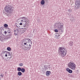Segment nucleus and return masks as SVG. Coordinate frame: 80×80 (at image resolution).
<instances>
[{
  "label": "nucleus",
  "instance_id": "1",
  "mask_svg": "<svg viewBox=\"0 0 80 80\" xmlns=\"http://www.w3.org/2000/svg\"><path fill=\"white\" fill-rule=\"evenodd\" d=\"M4 10L7 13H5L6 16L9 17V16H11V14L13 13V11H14L13 10V7L11 5L9 4L7 5L5 8Z\"/></svg>",
  "mask_w": 80,
  "mask_h": 80
},
{
  "label": "nucleus",
  "instance_id": "2",
  "mask_svg": "<svg viewBox=\"0 0 80 80\" xmlns=\"http://www.w3.org/2000/svg\"><path fill=\"white\" fill-rule=\"evenodd\" d=\"M56 24L58 26V30L57 29L54 30V32H59V33L62 34V33L63 32V30L62 29L63 28V24L62 23L59 22H57Z\"/></svg>",
  "mask_w": 80,
  "mask_h": 80
},
{
  "label": "nucleus",
  "instance_id": "3",
  "mask_svg": "<svg viewBox=\"0 0 80 80\" xmlns=\"http://www.w3.org/2000/svg\"><path fill=\"white\" fill-rule=\"evenodd\" d=\"M65 49L63 47H59L58 50V53L62 58L64 57L66 55L67 51H65Z\"/></svg>",
  "mask_w": 80,
  "mask_h": 80
},
{
  "label": "nucleus",
  "instance_id": "4",
  "mask_svg": "<svg viewBox=\"0 0 80 80\" xmlns=\"http://www.w3.org/2000/svg\"><path fill=\"white\" fill-rule=\"evenodd\" d=\"M68 67L71 69L74 70L76 68V65L74 64V63L70 62L68 64Z\"/></svg>",
  "mask_w": 80,
  "mask_h": 80
},
{
  "label": "nucleus",
  "instance_id": "5",
  "mask_svg": "<svg viewBox=\"0 0 80 80\" xmlns=\"http://www.w3.org/2000/svg\"><path fill=\"white\" fill-rule=\"evenodd\" d=\"M75 8L76 9H80V0H76L75 1Z\"/></svg>",
  "mask_w": 80,
  "mask_h": 80
},
{
  "label": "nucleus",
  "instance_id": "6",
  "mask_svg": "<svg viewBox=\"0 0 80 80\" xmlns=\"http://www.w3.org/2000/svg\"><path fill=\"white\" fill-rule=\"evenodd\" d=\"M31 41L30 39L25 38L23 39V43L24 45H27L28 43H29V42Z\"/></svg>",
  "mask_w": 80,
  "mask_h": 80
},
{
  "label": "nucleus",
  "instance_id": "7",
  "mask_svg": "<svg viewBox=\"0 0 80 80\" xmlns=\"http://www.w3.org/2000/svg\"><path fill=\"white\" fill-rule=\"evenodd\" d=\"M24 45H26V47H25V48L27 49V50H30L32 46V45L30 44H24Z\"/></svg>",
  "mask_w": 80,
  "mask_h": 80
},
{
  "label": "nucleus",
  "instance_id": "8",
  "mask_svg": "<svg viewBox=\"0 0 80 80\" xmlns=\"http://www.w3.org/2000/svg\"><path fill=\"white\" fill-rule=\"evenodd\" d=\"M4 36L2 32H0V41H2L4 39Z\"/></svg>",
  "mask_w": 80,
  "mask_h": 80
},
{
  "label": "nucleus",
  "instance_id": "9",
  "mask_svg": "<svg viewBox=\"0 0 80 80\" xmlns=\"http://www.w3.org/2000/svg\"><path fill=\"white\" fill-rule=\"evenodd\" d=\"M22 18V19H24V20L23 21L24 22H25L26 23H29V21L28 19L27 18H26L25 17H23L22 18Z\"/></svg>",
  "mask_w": 80,
  "mask_h": 80
},
{
  "label": "nucleus",
  "instance_id": "10",
  "mask_svg": "<svg viewBox=\"0 0 80 80\" xmlns=\"http://www.w3.org/2000/svg\"><path fill=\"white\" fill-rule=\"evenodd\" d=\"M66 71L69 73H72V70L69 69V68H67V69H66Z\"/></svg>",
  "mask_w": 80,
  "mask_h": 80
},
{
  "label": "nucleus",
  "instance_id": "11",
  "mask_svg": "<svg viewBox=\"0 0 80 80\" xmlns=\"http://www.w3.org/2000/svg\"><path fill=\"white\" fill-rule=\"evenodd\" d=\"M51 73V72L50 71H47L46 72V74L47 77L49 76Z\"/></svg>",
  "mask_w": 80,
  "mask_h": 80
},
{
  "label": "nucleus",
  "instance_id": "12",
  "mask_svg": "<svg viewBox=\"0 0 80 80\" xmlns=\"http://www.w3.org/2000/svg\"><path fill=\"white\" fill-rule=\"evenodd\" d=\"M4 33L5 34L7 35L8 36H12L11 33L9 34V33H8V32H7L6 31H4Z\"/></svg>",
  "mask_w": 80,
  "mask_h": 80
},
{
  "label": "nucleus",
  "instance_id": "13",
  "mask_svg": "<svg viewBox=\"0 0 80 80\" xmlns=\"http://www.w3.org/2000/svg\"><path fill=\"white\" fill-rule=\"evenodd\" d=\"M6 54H8V56H10V57H8V58L9 59L12 58V57L11 55H10L11 54H10V52H6Z\"/></svg>",
  "mask_w": 80,
  "mask_h": 80
},
{
  "label": "nucleus",
  "instance_id": "14",
  "mask_svg": "<svg viewBox=\"0 0 80 80\" xmlns=\"http://www.w3.org/2000/svg\"><path fill=\"white\" fill-rule=\"evenodd\" d=\"M73 45V42L72 41H70L69 43V45L70 46H72Z\"/></svg>",
  "mask_w": 80,
  "mask_h": 80
},
{
  "label": "nucleus",
  "instance_id": "15",
  "mask_svg": "<svg viewBox=\"0 0 80 80\" xmlns=\"http://www.w3.org/2000/svg\"><path fill=\"white\" fill-rule=\"evenodd\" d=\"M45 3V2L43 0H42L41 1V4L42 5H43Z\"/></svg>",
  "mask_w": 80,
  "mask_h": 80
},
{
  "label": "nucleus",
  "instance_id": "16",
  "mask_svg": "<svg viewBox=\"0 0 80 80\" xmlns=\"http://www.w3.org/2000/svg\"><path fill=\"white\" fill-rule=\"evenodd\" d=\"M11 38L10 36L8 37L7 38H4V41L7 40L8 39H9Z\"/></svg>",
  "mask_w": 80,
  "mask_h": 80
},
{
  "label": "nucleus",
  "instance_id": "17",
  "mask_svg": "<svg viewBox=\"0 0 80 80\" xmlns=\"http://www.w3.org/2000/svg\"><path fill=\"white\" fill-rule=\"evenodd\" d=\"M18 75L19 76H21L22 75V72H18Z\"/></svg>",
  "mask_w": 80,
  "mask_h": 80
},
{
  "label": "nucleus",
  "instance_id": "18",
  "mask_svg": "<svg viewBox=\"0 0 80 80\" xmlns=\"http://www.w3.org/2000/svg\"><path fill=\"white\" fill-rule=\"evenodd\" d=\"M21 72L22 73H24L25 72V69L24 68H22V69H21Z\"/></svg>",
  "mask_w": 80,
  "mask_h": 80
},
{
  "label": "nucleus",
  "instance_id": "19",
  "mask_svg": "<svg viewBox=\"0 0 80 80\" xmlns=\"http://www.w3.org/2000/svg\"><path fill=\"white\" fill-rule=\"evenodd\" d=\"M22 68H21L19 67L17 68V70L18 72H21V71L22 70Z\"/></svg>",
  "mask_w": 80,
  "mask_h": 80
},
{
  "label": "nucleus",
  "instance_id": "20",
  "mask_svg": "<svg viewBox=\"0 0 80 80\" xmlns=\"http://www.w3.org/2000/svg\"><path fill=\"white\" fill-rule=\"evenodd\" d=\"M24 25L25 26H27L28 27L29 26V25L28 23V22H25V23H24Z\"/></svg>",
  "mask_w": 80,
  "mask_h": 80
},
{
  "label": "nucleus",
  "instance_id": "21",
  "mask_svg": "<svg viewBox=\"0 0 80 80\" xmlns=\"http://www.w3.org/2000/svg\"><path fill=\"white\" fill-rule=\"evenodd\" d=\"M11 31L12 30L11 29H9V30H8V31H7V32L9 34H10L11 33Z\"/></svg>",
  "mask_w": 80,
  "mask_h": 80
},
{
  "label": "nucleus",
  "instance_id": "22",
  "mask_svg": "<svg viewBox=\"0 0 80 80\" xmlns=\"http://www.w3.org/2000/svg\"><path fill=\"white\" fill-rule=\"evenodd\" d=\"M11 49L10 47H8L7 48V50H8V51H11Z\"/></svg>",
  "mask_w": 80,
  "mask_h": 80
},
{
  "label": "nucleus",
  "instance_id": "23",
  "mask_svg": "<svg viewBox=\"0 0 80 80\" xmlns=\"http://www.w3.org/2000/svg\"><path fill=\"white\" fill-rule=\"evenodd\" d=\"M4 27L5 28H7L8 27V25L7 24H4Z\"/></svg>",
  "mask_w": 80,
  "mask_h": 80
},
{
  "label": "nucleus",
  "instance_id": "24",
  "mask_svg": "<svg viewBox=\"0 0 80 80\" xmlns=\"http://www.w3.org/2000/svg\"><path fill=\"white\" fill-rule=\"evenodd\" d=\"M44 68H45V70H47L48 69L47 68H48V65H45L44 66Z\"/></svg>",
  "mask_w": 80,
  "mask_h": 80
},
{
  "label": "nucleus",
  "instance_id": "25",
  "mask_svg": "<svg viewBox=\"0 0 80 80\" xmlns=\"http://www.w3.org/2000/svg\"><path fill=\"white\" fill-rule=\"evenodd\" d=\"M19 66H23V64L22 63H20L18 64Z\"/></svg>",
  "mask_w": 80,
  "mask_h": 80
},
{
  "label": "nucleus",
  "instance_id": "26",
  "mask_svg": "<svg viewBox=\"0 0 80 80\" xmlns=\"http://www.w3.org/2000/svg\"><path fill=\"white\" fill-rule=\"evenodd\" d=\"M58 37L59 36H57V35H55V38L56 39L59 38Z\"/></svg>",
  "mask_w": 80,
  "mask_h": 80
},
{
  "label": "nucleus",
  "instance_id": "27",
  "mask_svg": "<svg viewBox=\"0 0 80 80\" xmlns=\"http://www.w3.org/2000/svg\"><path fill=\"white\" fill-rule=\"evenodd\" d=\"M68 12L69 13H71V12H72V10L71 9H70L69 10H68Z\"/></svg>",
  "mask_w": 80,
  "mask_h": 80
},
{
  "label": "nucleus",
  "instance_id": "28",
  "mask_svg": "<svg viewBox=\"0 0 80 80\" xmlns=\"http://www.w3.org/2000/svg\"><path fill=\"white\" fill-rule=\"evenodd\" d=\"M6 52H7V51H3L2 52V54H3L5 53V52H6Z\"/></svg>",
  "mask_w": 80,
  "mask_h": 80
},
{
  "label": "nucleus",
  "instance_id": "29",
  "mask_svg": "<svg viewBox=\"0 0 80 80\" xmlns=\"http://www.w3.org/2000/svg\"><path fill=\"white\" fill-rule=\"evenodd\" d=\"M43 1H44L45 2H48V0H43Z\"/></svg>",
  "mask_w": 80,
  "mask_h": 80
},
{
  "label": "nucleus",
  "instance_id": "30",
  "mask_svg": "<svg viewBox=\"0 0 80 80\" xmlns=\"http://www.w3.org/2000/svg\"><path fill=\"white\" fill-rule=\"evenodd\" d=\"M23 24H24V23H19V25H22Z\"/></svg>",
  "mask_w": 80,
  "mask_h": 80
},
{
  "label": "nucleus",
  "instance_id": "31",
  "mask_svg": "<svg viewBox=\"0 0 80 80\" xmlns=\"http://www.w3.org/2000/svg\"><path fill=\"white\" fill-rule=\"evenodd\" d=\"M28 27H27V28H24V29L25 30H27L28 29Z\"/></svg>",
  "mask_w": 80,
  "mask_h": 80
},
{
  "label": "nucleus",
  "instance_id": "32",
  "mask_svg": "<svg viewBox=\"0 0 80 80\" xmlns=\"http://www.w3.org/2000/svg\"><path fill=\"white\" fill-rule=\"evenodd\" d=\"M25 26V25H23V27H26V28H27V27H28V26Z\"/></svg>",
  "mask_w": 80,
  "mask_h": 80
},
{
  "label": "nucleus",
  "instance_id": "33",
  "mask_svg": "<svg viewBox=\"0 0 80 80\" xmlns=\"http://www.w3.org/2000/svg\"><path fill=\"white\" fill-rule=\"evenodd\" d=\"M23 50H25V51H27V50H28V49H27V48L25 49V48H24L23 49Z\"/></svg>",
  "mask_w": 80,
  "mask_h": 80
},
{
  "label": "nucleus",
  "instance_id": "34",
  "mask_svg": "<svg viewBox=\"0 0 80 80\" xmlns=\"http://www.w3.org/2000/svg\"><path fill=\"white\" fill-rule=\"evenodd\" d=\"M48 68H50V65H48Z\"/></svg>",
  "mask_w": 80,
  "mask_h": 80
},
{
  "label": "nucleus",
  "instance_id": "35",
  "mask_svg": "<svg viewBox=\"0 0 80 80\" xmlns=\"http://www.w3.org/2000/svg\"><path fill=\"white\" fill-rule=\"evenodd\" d=\"M0 76H1V77H3V75L2 74H1L0 75Z\"/></svg>",
  "mask_w": 80,
  "mask_h": 80
},
{
  "label": "nucleus",
  "instance_id": "36",
  "mask_svg": "<svg viewBox=\"0 0 80 80\" xmlns=\"http://www.w3.org/2000/svg\"><path fill=\"white\" fill-rule=\"evenodd\" d=\"M14 35H15V36L17 35V34L16 33H14Z\"/></svg>",
  "mask_w": 80,
  "mask_h": 80
},
{
  "label": "nucleus",
  "instance_id": "37",
  "mask_svg": "<svg viewBox=\"0 0 80 80\" xmlns=\"http://www.w3.org/2000/svg\"><path fill=\"white\" fill-rule=\"evenodd\" d=\"M2 60H4L5 58H4L3 57H2Z\"/></svg>",
  "mask_w": 80,
  "mask_h": 80
},
{
  "label": "nucleus",
  "instance_id": "38",
  "mask_svg": "<svg viewBox=\"0 0 80 80\" xmlns=\"http://www.w3.org/2000/svg\"><path fill=\"white\" fill-rule=\"evenodd\" d=\"M57 35V36L59 37L60 36V34H57V35Z\"/></svg>",
  "mask_w": 80,
  "mask_h": 80
},
{
  "label": "nucleus",
  "instance_id": "39",
  "mask_svg": "<svg viewBox=\"0 0 80 80\" xmlns=\"http://www.w3.org/2000/svg\"><path fill=\"white\" fill-rule=\"evenodd\" d=\"M7 29H8V30H11L10 29L8 28Z\"/></svg>",
  "mask_w": 80,
  "mask_h": 80
},
{
  "label": "nucleus",
  "instance_id": "40",
  "mask_svg": "<svg viewBox=\"0 0 80 80\" xmlns=\"http://www.w3.org/2000/svg\"><path fill=\"white\" fill-rule=\"evenodd\" d=\"M7 55H8V54H5V56L6 57H7Z\"/></svg>",
  "mask_w": 80,
  "mask_h": 80
},
{
  "label": "nucleus",
  "instance_id": "41",
  "mask_svg": "<svg viewBox=\"0 0 80 80\" xmlns=\"http://www.w3.org/2000/svg\"><path fill=\"white\" fill-rule=\"evenodd\" d=\"M31 44H32V41H31Z\"/></svg>",
  "mask_w": 80,
  "mask_h": 80
},
{
  "label": "nucleus",
  "instance_id": "42",
  "mask_svg": "<svg viewBox=\"0 0 80 80\" xmlns=\"http://www.w3.org/2000/svg\"><path fill=\"white\" fill-rule=\"evenodd\" d=\"M56 35H58V33H56Z\"/></svg>",
  "mask_w": 80,
  "mask_h": 80
},
{
  "label": "nucleus",
  "instance_id": "43",
  "mask_svg": "<svg viewBox=\"0 0 80 80\" xmlns=\"http://www.w3.org/2000/svg\"><path fill=\"white\" fill-rule=\"evenodd\" d=\"M16 31V30H14V32H15Z\"/></svg>",
  "mask_w": 80,
  "mask_h": 80
},
{
  "label": "nucleus",
  "instance_id": "44",
  "mask_svg": "<svg viewBox=\"0 0 80 80\" xmlns=\"http://www.w3.org/2000/svg\"><path fill=\"white\" fill-rule=\"evenodd\" d=\"M23 20H21V22H23Z\"/></svg>",
  "mask_w": 80,
  "mask_h": 80
},
{
  "label": "nucleus",
  "instance_id": "45",
  "mask_svg": "<svg viewBox=\"0 0 80 80\" xmlns=\"http://www.w3.org/2000/svg\"><path fill=\"white\" fill-rule=\"evenodd\" d=\"M2 57H3L2 56H1Z\"/></svg>",
  "mask_w": 80,
  "mask_h": 80
},
{
  "label": "nucleus",
  "instance_id": "46",
  "mask_svg": "<svg viewBox=\"0 0 80 80\" xmlns=\"http://www.w3.org/2000/svg\"><path fill=\"white\" fill-rule=\"evenodd\" d=\"M2 29V30H3V29Z\"/></svg>",
  "mask_w": 80,
  "mask_h": 80
},
{
  "label": "nucleus",
  "instance_id": "47",
  "mask_svg": "<svg viewBox=\"0 0 80 80\" xmlns=\"http://www.w3.org/2000/svg\"><path fill=\"white\" fill-rule=\"evenodd\" d=\"M1 78H0V79Z\"/></svg>",
  "mask_w": 80,
  "mask_h": 80
}]
</instances>
